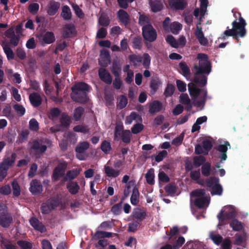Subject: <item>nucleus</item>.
Here are the masks:
<instances>
[{
	"label": "nucleus",
	"mask_w": 249,
	"mask_h": 249,
	"mask_svg": "<svg viewBox=\"0 0 249 249\" xmlns=\"http://www.w3.org/2000/svg\"><path fill=\"white\" fill-rule=\"evenodd\" d=\"M197 59L198 65H196V73L194 82L200 86H204L207 83V77L211 71V66L208 60V56L204 53H199Z\"/></svg>",
	"instance_id": "1"
},
{
	"label": "nucleus",
	"mask_w": 249,
	"mask_h": 249,
	"mask_svg": "<svg viewBox=\"0 0 249 249\" xmlns=\"http://www.w3.org/2000/svg\"><path fill=\"white\" fill-rule=\"evenodd\" d=\"M237 15L239 17V19L234 20L232 23V28L226 30L222 36V39H225L226 37L233 36L234 35L243 37L245 36L246 31L245 29L246 22L245 20L240 17V14L238 13H235L234 16L237 17Z\"/></svg>",
	"instance_id": "2"
},
{
	"label": "nucleus",
	"mask_w": 249,
	"mask_h": 249,
	"mask_svg": "<svg viewBox=\"0 0 249 249\" xmlns=\"http://www.w3.org/2000/svg\"><path fill=\"white\" fill-rule=\"evenodd\" d=\"M190 95L194 98V104L197 107L204 105L207 96V91L204 89H200L194 84H188Z\"/></svg>",
	"instance_id": "3"
},
{
	"label": "nucleus",
	"mask_w": 249,
	"mask_h": 249,
	"mask_svg": "<svg viewBox=\"0 0 249 249\" xmlns=\"http://www.w3.org/2000/svg\"><path fill=\"white\" fill-rule=\"evenodd\" d=\"M190 199L199 208H204L208 206L210 198L205 195L204 190L198 189L192 192Z\"/></svg>",
	"instance_id": "4"
},
{
	"label": "nucleus",
	"mask_w": 249,
	"mask_h": 249,
	"mask_svg": "<svg viewBox=\"0 0 249 249\" xmlns=\"http://www.w3.org/2000/svg\"><path fill=\"white\" fill-rule=\"evenodd\" d=\"M89 88V86L84 83L75 84L72 88L71 98L77 102H85L87 100L86 91H88Z\"/></svg>",
	"instance_id": "5"
},
{
	"label": "nucleus",
	"mask_w": 249,
	"mask_h": 249,
	"mask_svg": "<svg viewBox=\"0 0 249 249\" xmlns=\"http://www.w3.org/2000/svg\"><path fill=\"white\" fill-rule=\"evenodd\" d=\"M235 216V209L232 206H226L224 207L220 213L218 214L217 218L219 221L222 223L224 221L229 220Z\"/></svg>",
	"instance_id": "6"
},
{
	"label": "nucleus",
	"mask_w": 249,
	"mask_h": 249,
	"mask_svg": "<svg viewBox=\"0 0 249 249\" xmlns=\"http://www.w3.org/2000/svg\"><path fill=\"white\" fill-rule=\"evenodd\" d=\"M15 160L16 155L13 154L0 163V180H2L6 176V171L14 163Z\"/></svg>",
	"instance_id": "7"
},
{
	"label": "nucleus",
	"mask_w": 249,
	"mask_h": 249,
	"mask_svg": "<svg viewBox=\"0 0 249 249\" xmlns=\"http://www.w3.org/2000/svg\"><path fill=\"white\" fill-rule=\"evenodd\" d=\"M163 27L165 30L168 32H170L174 34H178L181 30L182 26L177 21L170 23V18H166L163 22Z\"/></svg>",
	"instance_id": "8"
},
{
	"label": "nucleus",
	"mask_w": 249,
	"mask_h": 249,
	"mask_svg": "<svg viewBox=\"0 0 249 249\" xmlns=\"http://www.w3.org/2000/svg\"><path fill=\"white\" fill-rule=\"evenodd\" d=\"M207 185L212 189V195L221 196L223 190L221 186L219 184V179L216 178H212L207 181Z\"/></svg>",
	"instance_id": "9"
},
{
	"label": "nucleus",
	"mask_w": 249,
	"mask_h": 249,
	"mask_svg": "<svg viewBox=\"0 0 249 249\" xmlns=\"http://www.w3.org/2000/svg\"><path fill=\"white\" fill-rule=\"evenodd\" d=\"M89 144L87 142H80L76 147V157L80 160H85L88 157L86 150L89 148Z\"/></svg>",
	"instance_id": "10"
},
{
	"label": "nucleus",
	"mask_w": 249,
	"mask_h": 249,
	"mask_svg": "<svg viewBox=\"0 0 249 249\" xmlns=\"http://www.w3.org/2000/svg\"><path fill=\"white\" fill-rule=\"evenodd\" d=\"M142 35L145 39L150 42L154 41L157 38V33L151 25L142 28Z\"/></svg>",
	"instance_id": "11"
},
{
	"label": "nucleus",
	"mask_w": 249,
	"mask_h": 249,
	"mask_svg": "<svg viewBox=\"0 0 249 249\" xmlns=\"http://www.w3.org/2000/svg\"><path fill=\"white\" fill-rule=\"evenodd\" d=\"M36 36L39 42L42 44H51L55 40L54 36L51 32L37 35Z\"/></svg>",
	"instance_id": "12"
},
{
	"label": "nucleus",
	"mask_w": 249,
	"mask_h": 249,
	"mask_svg": "<svg viewBox=\"0 0 249 249\" xmlns=\"http://www.w3.org/2000/svg\"><path fill=\"white\" fill-rule=\"evenodd\" d=\"M70 122V118L66 114H63L61 119V125L60 126H55L52 127L50 130L52 132L62 130L69 126Z\"/></svg>",
	"instance_id": "13"
},
{
	"label": "nucleus",
	"mask_w": 249,
	"mask_h": 249,
	"mask_svg": "<svg viewBox=\"0 0 249 249\" xmlns=\"http://www.w3.org/2000/svg\"><path fill=\"white\" fill-rule=\"evenodd\" d=\"M29 147L31 152L35 154L42 153L45 151L47 149L46 145L40 144V143L36 141H34L31 142L29 143Z\"/></svg>",
	"instance_id": "14"
},
{
	"label": "nucleus",
	"mask_w": 249,
	"mask_h": 249,
	"mask_svg": "<svg viewBox=\"0 0 249 249\" xmlns=\"http://www.w3.org/2000/svg\"><path fill=\"white\" fill-rule=\"evenodd\" d=\"M211 147V142L209 141H205L201 145H198L196 146L195 152L197 154H207Z\"/></svg>",
	"instance_id": "15"
},
{
	"label": "nucleus",
	"mask_w": 249,
	"mask_h": 249,
	"mask_svg": "<svg viewBox=\"0 0 249 249\" xmlns=\"http://www.w3.org/2000/svg\"><path fill=\"white\" fill-rule=\"evenodd\" d=\"M66 167L67 164L65 162L60 163L54 170L53 178L55 180L59 179L64 175Z\"/></svg>",
	"instance_id": "16"
},
{
	"label": "nucleus",
	"mask_w": 249,
	"mask_h": 249,
	"mask_svg": "<svg viewBox=\"0 0 249 249\" xmlns=\"http://www.w3.org/2000/svg\"><path fill=\"white\" fill-rule=\"evenodd\" d=\"M199 24H200V22L198 23L196 26V29L195 32V35L199 43L201 45L206 46L208 44V40L207 38L205 37L202 32V28L199 26Z\"/></svg>",
	"instance_id": "17"
},
{
	"label": "nucleus",
	"mask_w": 249,
	"mask_h": 249,
	"mask_svg": "<svg viewBox=\"0 0 249 249\" xmlns=\"http://www.w3.org/2000/svg\"><path fill=\"white\" fill-rule=\"evenodd\" d=\"M200 2V9L196 8L194 11V15L196 17L199 16L200 20H201L202 18L204 17V14L206 11V9L208 5L207 0H199Z\"/></svg>",
	"instance_id": "18"
},
{
	"label": "nucleus",
	"mask_w": 249,
	"mask_h": 249,
	"mask_svg": "<svg viewBox=\"0 0 249 249\" xmlns=\"http://www.w3.org/2000/svg\"><path fill=\"white\" fill-rule=\"evenodd\" d=\"M111 164L109 161L105 165L104 169L106 175L109 178H115L117 177L120 174V170H115L110 166Z\"/></svg>",
	"instance_id": "19"
},
{
	"label": "nucleus",
	"mask_w": 249,
	"mask_h": 249,
	"mask_svg": "<svg viewBox=\"0 0 249 249\" xmlns=\"http://www.w3.org/2000/svg\"><path fill=\"white\" fill-rule=\"evenodd\" d=\"M110 62V55L108 51L105 50H102L99 59V64L103 66H107Z\"/></svg>",
	"instance_id": "20"
},
{
	"label": "nucleus",
	"mask_w": 249,
	"mask_h": 249,
	"mask_svg": "<svg viewBox=\"0 0 249 249\" xmlns=\"http://www.w3.org/2000/svg\"><path fill=\"white\" fill-rule=\"evenodd\" d=\"M58 204V202L55 201L50 200L46 203L42 205L41 207V211L43 213H47L54 209Z\"/></svg>",
	"instance_id": "21"
},
{
	"label": "nucleus",
	"mask_w": 249,
	"mask_h": 249,
	"mask_svg": "<svg viewBox=\"0 0 249 249\" xmlns=\"http://www.w3.org/2000/svg\"><path fill=\"white\" fill-rule=\"evenodd\" d=\"M63 35L66 37H71L75 35L76 31L73 25L68 24L65 25L63 28Z\"/></svg>",
	"instance_id": "22"
},
{
	"label": "nucleus",
	"mask_w": 249,
	"mask_h": 249,
	"mask_svg": "<svg viewBox=\"0 0 249 249\" xmlns=\"http://www.w3.org/2000/svg\"><path fill=\"white\" fill-rule=\"evenodd\" d=\"M100 78L107 84H110L112 82V77L109 73L105 69L101 68L99 70Z\"/></svg>",
	"instance_id": "23"
},
{
	"label": "nucleus",
	"mask_w": 249,
	"mask_h": 249,
	"mask_svg": "<svg viewBox=\"0 0 249 249\" xmlns=\"http://www.w3.org/2000/svg\"><path fill=\"white\" fill-rule=\"evenodd\" d=\"M30 190L34 195L40 193L42 191L40 183L36 180H33L30 183Z\"/></svg>",
	"instance_id": "24"
},
{
	"label": "nucleus",
	"mask_w": 249,
	"mask_h": 249,
	"mask_svg": "<svg viewBox=\"0 0 249 249\" xmlns=\"http://www.w3.org/2000/svg\"><path fill=\"white\" fill-rule=\"evenodd\" d=\"M30 223L35 229L41 232H43L46 231V229L43 224L35 217L31 218L30 220Z\"/></svg>",
	"instance_id": "25"
},
{
	"label": "nucleus",
	"mask_w": 249,
	"mask_h": 249,
	"mask_svg": "<svg viewBox=\"0 0 249 249\" xmlns=\"http://www.w3.org/2000/svg\"><path fill=\"white\" fill-rule=\"evenodd\" d=\"M169 4L173 9H183L186 2L184 0H169Z\"/></svg>",
	"instance_id": "26"
},
{
	"label": "nucleus",
	"mask_w": 249,
	"mask_h": 249,
	"mask_svg": "<svg viewBox=\"0 0 249 249\" xmlns=\"http://www.w3.org/2000/svg\"><path fill=\"white\" fill-rule=\"evenodd\" d=\"M12 221L11 216L7 213L0 216V224L3 227H8Z\"/></svg>",
	"instance_id": "27"
},
{
	"label": "nucleus",
	"mask_w": 249,
	"mask_h": 249,
	"mask_svg": "<svg viewBox=\"0 0 249 249\" xmlns=\"http://www.w3.org/2000/svg\"><path fill=\"white\" fill-rule=\"evenodd\" d=\"M29 99L32 105L35 107L38 106L41 103V98L37 93L34 92L31 94Z\"/></svg>",
	"instance_id": "28"
},
{
	"label": "nucleus",
	"mask_w": 249,
	"mask_h": 249,
	"mask_svg": "<svg viewBox=\"0 0 249 249\" xmlns=\"http://www.w3.org/2000/svg\"><path fill=\"white\" fill-rule=\"evenodd\" d=\"M179 68L180 72H181L184 76L187 78H190V69L185 63L180 62L179 64Z\"/></svg>",
	"instance_id": "29"
},
{
	"label": "nucleus",
	"mask_w": 249,
	"mask_h": 249,
	"mask_svg": "<svg viewBox=\"0 0 249 249\" xmlns=\"http://www.w3.org/2000/svg\"><path fill=\"white\" fill-rule=\"evenodd\" d=\"M207 120V118L205 116L198 118L196 123L193 124L192 126V131L194 132L198 130L200 128V125L202 123L206 122Z\"/></svg>",
	"instance_id": "30"
},
{
	"label": "nucleus",
	"mask_w": 249,
	"mask_h": 249,
	"mask_svg": "<svg viewBox=\"0 0 249 249\" xmlns=\"http://www.w3.org/2000/svg\"><path fill=\"white\" fill-rule=\"evenodd\" d=\"M67 188L69 192L73 195L78 193L79 190V186L76 182L70 181L67 184Z\"/></svg>",
	"instance_id": "31"
},
{
	"label": "nucleus",
	"mask_w": 249,
	"mask_h": 249,
	"mask_svg": "<svg viewBox=\"0 0 249 249\" xmlns=\"http://www.w3.org/2000/svg\"><path fill=\"white\" fill-rule=\"evenodd\" d=\"M118 18L120 21L124 24H126L129 21V16L127 13L123 10H120L117 13Z\"/></svg>",
	"instance_id": "32"
},
{
	"label": "nucleus",
	"mask_w": 249,
	"mask_h": 249,
	"mask_svg": "<svg viewBox=\"0 0 249 249\" xmlns=\"http://www.w3.org/2000/svg\"><path fill=\"white\" fill-rule=\"evenodd\" d=\"M151 10L154 12H157L162 8V3L159 0H154L150 2Z\"/></svg>",
	"instance_id": "33"
},
{
	"label": "nucleus",
	"mask_w": 249,
	"mask_h": 249,
	"mask_svg": "<svg viewBox=\"0 0 249 249\" xmlns=\"http://www.w3.org/2000/svg\"><path fill=\"white\" fill-rule=\"evenodd\" d=\"M133 120L138 122L141 121L142 119L136 113L133 112L130 114V115L126 117L125 123L130 124L132 123Z\"/></svg>",
	"instance_id": "34"
},
{
	"label": "nucleus",
	"mask_w": 249,
	"mask_h": 249,
	"mask_svg": "<svg viewBox=\"0 0 249 249\" xmlns=\"http://www.w3.org/2000/svg\"><path fill=\"white\" fill-rule=\"evenodd\" d=\"M161 83L160 80L158 78H155L152 79L150 87L151 89V92L154 93L158 88L161 85Z\"/></svg>",
	"instance_id": "35"
},
{
	"label": "nucleus",
	"mask_w": 249,
	"mask_h": 249,
	"mask_svg": "<svg viewBox=\"0 0 249 249\" xmlns=\"http://www.w3.org/2000/svg\"><path fill=\"white\" fill-rule=\"evenodd\" d=\"M227 146H230V144L226 142L224 144H221L218 146L217 150L222 153L221 157V161L226 160L227 156L226 153L227 151Z\"/></svg>",
	"instance_id": "36"
},
{
	"label": "nucleus",
	"mask_w": 249,
	"mask_h": 249,
	"mask_svg": "<svg viewBox=\"0 0 249 249\" xmlns=\"http://www.w3.org/2000/svg\"><path fill=\"white\" fill-rule=\"evenodd\" d=\"M161 106L160 103L157 101H155L149 104V112L151 113H154L159 111L161 109Z\"/></svg>",
	"instance_id": "37"
},
{
	"label": "nucleus",
	"mask_w": 249,
	"mask_h": 249,
	"mask_svg": "<svg viewBox=\"0 0 249 249\" xmlns=\"http://www.w3.org/2000/svg\"><path fill=\"white\" fill-rule=\"evenodd\" d=\"M130 201L132 205H136L139 202V193L138 190L134 188L130 198Z\"/></svg>",
	"instance_id": "38"
},
{
	"label": "nucleus",
	"mask_w": 249,
	"mask_h": 249,
	"mask_svg": "<svg viewBox=\"0 0 249 249\" xmlns=\"http://www.w3.org/2000/svg\"><path fill=\"white\" fill-rule=\"evenodd\" d=\"M59 7V4L57 2H52L50 3L48 10V13L51 16L54 15L57 11Z\"/></svg>",
	"instance_id": "39"
},
{
	"label": "nucleus",
	"mask_w": 249,
	"mask_h": 249,
	"mask_svg": "<svg viewBox=\"0 0 249 249\" xmlns=\"http://www.w3.org/2000/svg\"><path fill=\"white\" fill-rule=\"evenodd\" d=\"M139 23L143 28L145 26L151 25L149 18L144 15H140Z\"/></svg>",
	"instance_id": "40"
},
{
	"label": "nucleus",
	"mask_w": 249,
	"mask_h": 249,
	"mask_svg": "<svg viewBox=\"0 0 249 249\" xmlns=\"http://www.w3.org/2000/svg\"><path fill=\"white\" fill-rule=\"evenodd\" d=\"M147 182L150 184H153L154 183V170L150 169L145 175Z\"/></svg>",
	"instance_id": "41"
},
{
	"label": "nucleus",
	"mask_w": 249,
	"mask_h": 249,
	"mask_svg": "<svg viewBox=\"0 0 249 249\" xmlns=\"http://www.w3.org/2000/svg\"><path fill=\"white\" fill-rule=\"evenodd\" d=\"M61 16L65 19H69L71 16L70 8L68 6H64L62 8Z\"/></svg>",
	"instance_id": "42"
},
{
	"label": "nucleus",
	"mask_w": 249,
	"mask_h": 249,
	"mask_svg": "<svg viewBox=\"0 0 249 249\" xmlns=\"http://www.w3.org/2000/svg\"><path fill=\"white\" fill-rule=\"evenodd\" d=\"M80 169H76L70 171L67 173L65 177L64 181L68 179H71L75 178L80 173Z\"/></svg>",
	"instance_id": "43"
},
{
	"label": "nucleus",
	"mask_w": 249,
	"mask_h": 249,
	"mask_svg": "<svg viewBox=\"0 0 249 249\" xmlns=\"http://www.w3.org/2000/svg\"><path fill=\"white\" fill-rule=\"evenodd\" d=\"M210 237L213 242L216 245H219L222 242V237L221 236L215 232H211L210 233Z\"/></svg>",
	"instance_id": "44"
},
{
	"label": "nucleus",
	"mask_w": 249,
	"mask_h": 249,
	"mask_svg": "<svg viewBox=\"0 0 249 249\" xmlns=\"http://www.w3.org/2000/svg\"><path fill=\"white\" fill-rule=\"evenodd\" d=\"M129 59L130 62L135 66H138L142 61V57L140 55L132 54L129 56Z\"/></svg>",
	"instance_id": "45"
},
{
	"label": "nucleus",
	"mask_w": 249,
	"mask_h": 249,
	"mask_svg": "<svg viewBox=\"0 0 249 249\" xmlns=\"http://www.w3.org/2000/svg\"><path fill=\"white\" fill-rule=\"evenodd\" d=\"M230 226L232 229L235 231H238L242 229L243 226L242 223L237 220L234 219L230 223Z\"/></svg>",
	"instance_id": "46"
},
{
	"label": "nucleus",
	"mask_w": 249,
	"mask_h": 249,
	"mask_svg": "<svg viewBox=\"0 0 249 249\" xmlns=\"http://www.w3.org/2000/svg\"><path fill=\"white\" fill-rule=\"evenodd\" d=\"M101 149L105 153H108L111 150L110 143L107 141H104L101 144Z\"/></svg>",
	"instance_id": "47"
},
{
	"label": "nucleus",
	"mask_w": 249,
	"mask_h": 249,
	"mask_svg": "<svg viewBox=\"0 0 249 249\" xmlns=\"http://www.w3.org/2000/svg\"><path fill=\"white\" fill-rule=\"evenodd\" d=\"M127 104V99L124 96H121L119 99L117 106L120 109L124 108Z\"/></svg>",
	"instance_id": "48"
},
{
	"label": "nucleus",
	"mask_w": 249,
	"mask_h": 249,
	"mask_svg": "<svg viewBox=\"0 0 249 249\" xmlns=\"http://www.w3.org/2000/svg\"><path fill=\"white\" fill-rule=\"evenodd\" d=\"M111 235V233L102 231H97L94 234V237L95 239H99L104 237H110Z\"/></svg>",
	"instance_id": "49"
},
{
	"label": "nucleus",
	"mask_w": 249,
	"mask_h": 249,
	"mask_svg": "<svg viewBox=\"0 0 249 249\" xmlns=\"http://www.w3.org/2000/svg\"><path fill=\"white\" fill-rule=\"evenodd\" d=\"M75 132L86 133L89 131V128L85 125H78L73 128Z\"/></svg>",
	"instance_id": "50"
},
{
	"label": "nucleus",
	"mask_w": 249,
	"mask_h": 249,
	"mask_svg": "<svg viewBox=\"0 0 249 249\" xmlns=\"http://www.w3.org/2000/svg\"><path fill=\"white\" fill-rule=\"evenodd\" d=\"M184 133L183 132L181 133L178 137L175 138L172 142V144L175 145L176 146H178L180 145L182 142V141L184 139Z\"/></svg>",
	"instance_id": "51"
},
{
	"label": "nucleus",
	"mask_w": 249,
	"mask_h": 249,
	"mask_svg": "<svg viewBox=\"0 0 249 249\" xmlns=\"http://www.w3.org/2000/svg\"><path fill=\"white\" fill-rule=\"evenodd\" d=\"M4 51L6 54L8 60H11L14 58V54L12 50L7 46H4L3 47Z\"/></svg>",
	"instance_id": "52"
},
{
	"label": "nucleus",
	"mask_w": 249,
	"mask_h": 249,
	"mask_svg": "<svg viewBox=\"0 0 249 249\" xmlns=\"http://www.w3.org/2000/svg\"><path fill=\"white\" fill-rule=\"evenodd\" d=\"M109 21L108 17L104 15H101L99 19V23L104 26L108 25Z\"/></svg>",
	"instance_id": "53"
},
{
	"label": "nucleus",
	"mask_w": 249,
	"mask_h": 249,
	"mask_svg": "<svg viewBox=\"0 0 249 249\" xmlns=\"http://www.w3.org/2000/svg\"><path fill=\"white\" fill-rule=\"evenodd\" d=\"M83 109L81 108V107H78V108H76L75 110H74V113H73V119L75 120V121H78L81 116H82V114L83 113Z\"/></svg>",
	"instance_id": "54"
},
{
	"label": "nucleus",
	"mask_w": 249,
	"mask_h": 249,
	"mask_svg": "<svg viewBox=\"0 0 249 249\" xmlns=\"http://www.w3.org/2000/svg\"><path fill=\"white\" fill-rule=\"evenodd\" d=\"M133 216L138 219H143L145 216V213L140 209H136L133 212Z\"/></svg>",
	"instance_id": "55"
},
{
	"label": "nucleus",
	"mask_w": 249,
	"mask_h": 249,
	"mask_svg": "<svg viewBox=\"0 0 249 249\" xmlns=\"http://www.w3.org/2000/svg\"><path fill=\"white\" fill-rule=\"evenodd\" d=\"M18 244L22 249H31L32 247L31 243L27 241H19Z\"/></svg>",
	"instance_id": "56"
},
{
	"label": "nucleus",
	"mask_w": 249,
	"mask_h": 249,
	"mask_svg": "<svg viewBox=\"0 0 249 249\" xmlns=\"http://www.w3.org/2000/svg\"><path fill=\"white\" fill-rule=\"evenodd\" d=\"M142 64L145 68L148 67L151 61V59L149 55L147 53H144L142 57Z\"/></svg>",
	"instance_id": "57"
},
{
	"label": "nucleus",
	"mask_w": 249,
	"mask_h": 249,
	"mask_svg": "<svg viewBox=\"0 0 249 249\" xmlns=\"http://www.w3.org/2000/svg\"><path fill=\"white\" fill-rule=\"evenodd\" d=\"M131 134L129 130H125L123 132V135L122 136V140L124 142L128 143L130 142Z\"/></svg>",
	"instance_id": "58"
},
{
	"label": "nucleus",
	"mask_w": 249,
	"mask_h": 249,
	"mask_svg": "<svg viewBox=\"0 0 249 249\" xmlns=\"http://www.w3.org/2000/svg\"><path fill=\"white\" fill-rule=\"evenodd\" d=\"M30 128L33 131H36L39 128L38 122L35 119H32L29 122Z\"/></svg>",
	"instance_id": "59"
},
{
	"label": "nucleus",
	"mask_w": 249,
	"mask_h": 249,
	"mask_svg": "<svg viewBox=\"0 0 249 249\" xmlns=\"http://www.w3.org/2000/svg\"><path fill=\"white\" fill-rule=\"evenodd\" d=\"M177 88L180 92H184L186 90V84L180 80L176 81Z\"/></svg>",
	"instance_id": "60"
},
{
	"label": "nucleus",
	"mask_w": 249,
	"mask_h": 249,
	"mask_svg": "<svg viewBox=\"0 0 249 249\" xmlns=\"http://www.w3.org/2000/svg\"><path fill=\"white\" fill-rule=\"evenodd\" d=\"M211 170V164L209 163H206L202 167V173L205 176H208Z\"/></svg>",
	"instance_id": "61"
},
{
	"label": "nucleus",
	"mask_w": 249,
	"mask_h": 249,
	"mask_svg": "<svg viewBox=\"0 0 249 249\" xmlns=\"http://www.w3.org/2000/svg\"><path fill=\"white\" fill-rule=\"evenodd\" d=\"M175 87L172 84H168L165 90L164 94L166 96H171L174 91Z\"/></svg>",
	"instance_id": "62"
},
{
	"label": "nucleus",
	"mask_w": 249,
	"mask_h": 249,
	"mask_svg": "<svg viewBox=\"0 0 249 249\" xmlns=\"http://www.w3.org/2000/svg\"><path fill=\"white\" fill-rule=\"evenodd\" d=\"M168 43H169L172 47L174 48L178 47V43L172 36H168L166 38Z\"/></svg>",
	"instance_id": "63"
},
{
	"label": "nucleus",
	"mask_w": 249,
	"mask_h": 249,
	"mask_svg": "<svg viewBox=\"0 0 249 249\" xmlns=\"http://www.w3.org/2000/svg\"><path fill=\"white\" fill-rule=\"evenodd\" d=\"M166 191L172 196L177 194V188L173 185L169 184L165 188Z\"/></svg>",
	"instance_id": "64"
}]
</instances>
